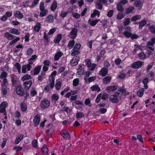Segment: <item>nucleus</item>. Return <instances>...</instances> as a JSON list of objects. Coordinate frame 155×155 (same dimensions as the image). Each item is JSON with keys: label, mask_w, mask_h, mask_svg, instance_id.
<instances>
[{"label": "nucleus", "mask_w": 155, "mask_h": 155, "mask_svg": "<svg viewBox=\"0 0 155 155\" xmlns=\"http://www.w3.org/2000/svg\"><path fill=\"white\" fill-rule=\"evenodd\" d=\"M124 31L123 33V35L126 38H130L131 39H137L139 38L138 35L132 33L129 31L130 30L131 28L130 27H127Z\"/></svg>", "instance_id": "1"}, {"label": "nucleus", "mask_w": 155, "mask_h": 155, "mask_svg": "<svg viewBox=\"0 0 155 155\" xmlns=\"http://www.w3.org/2000/svg\"><path fill=\"white\" fill-rule=\"evenodd\" d=\"M56 74V72L54 71L51 73V75L49 77V85L50 88L51 89H52L54 86V76H55Z\"/></svg>", "instance_id": "2"}, {"label": "nucleus", "mask_w": 155, "mask_h": 155, "mask_svg": "<svg viewBox=\"0 0 155 155\" xmlns=\"http://www.w3.org/2000/svg\"><path fill=\"white\" fill-rule=\"evenodd\" d=\"M81 47V45L79 44H77L74 46L73 49V51L71 53V55L72 56H75L80 53V48Z\"/></svg>", "instance_id": "3"}, {"label": "nucleus", "mask_w": 155, "mask_h": 155, "mask_svg": "<svg viewBox=\"0 0 155 155\" xmlns=\"http://www.w3.org/2000/svg\"><path fill=\"white\" fill-rule=\"evenodd\" d=\"M37 56L36 55H32L31 58H30L28 60V69H29L30 65L31 66H34L35 65L33 63L35 61V60L37 58Z\"/></svg>", "instance_id": "4"}, {"label": "nucleus", "mask_w": 155, "mask_h": 155, "mask_svg": "<svg viewBox=\"0 0 155 155\" xmlns=\"http://www.w3.org/2000/svg\"><path fill=\"white\" fill-rule=\"evenodd\" d=\"M119 93L116 92L115 94L111 95L110 97V100L113 103H117L119 101L117 96H119Z\"/></svg>", "instance_id": "5"}, {"label": "nucleus", "mask_w": 155, "mask_h": 155, "mask_svg": "<svg viewBox=\"0 0 155 155\" xmlns=\"http://www.w3.org/2000/svg\"><path fill=\"white\" fill-rule=\"evenodd\" d=\"M8 104L5 101L2 102L0 105V112L3 113L5 115L6 114L5 108L7 107Z\"/></svg>", "instance_id": "6"}, {"label": "nucleus", "mask_w": 155, "mask_h": 155, "mask_svg": "<svg viewBox=\"0 0 155 155\" xmlns=\"http://www.w3.org/2000/svg\"><path fill=\"white\" fill-rule=\"evenodd\" d=\"M8 104L5 101L2 102L0 105V112L3 113L5 115L6 114L5 108L7 107Z\"/></svg>", "instance_id": "7"}, {"label": "nucleus", "mask_w": 155, "mask_h": 155, "mask_svg": "<svg viewBox=\"0 0 155 155\" xmlns=\"http://www.w3.org/2000/svg\"><path fill=\"white\" fill-rule=\"evenodd\" d=\"M8 104L5 101L2 102L0 105V112L3 113L5 115L6 114L5 108L7 107Z\"/></svg>", "instance_id": "8"}, {"label": "nucleus", "mask_w": 155, "mask_h": 155, "mask_svg": "<svg viewBox=\"0 0 155 155\" xmlns=\"http://www.w3.org/2000/svg\"><path fill=\"white\" fill-rule=\"evenodd\" d=\"M50 105V102L47 99L42 100L40 104V107L42 109H45L48 107Z\"/></svg>", "instance_id": "9"}, {"label": "nucleus", "mask_w": 155, "mask_h": 155, "mask_svg": "<svg viewBox=\"0 0 155 155\" xmlns=\"http://www.w3.org/2000/svg\"><path fill=\"white\" fill-rule=\"evenodd\" d=\"M61 133V136L67 140L70 139V135L67 131L65 130H62Z\"/></svg>", "instance_id": "10"}, {"label": "nucleus", "mask_w": 155, "mask_h": 155, "mask_svg": "<svg viewBox=\"0 0 155 155\" xmlns=\"http://www.w3.org/2000/svg\"><path fill=\"white\" fill-rule=\"evenodd\" d=\"M143 62L138 61L134 63L131 65V67L134 69L140 68L143 64Z\"/></svg>", "instance_id": "11"}, {"label": "nucleus", "mask_w": 155, "mask_h": 155, "mask_svg": "<svg viewBox=\"0 0 155 155\" xmlns=\"http://www.w3.org/2000/svg\"><path fill=\"white\" fill-rule=\"evenodd\" d=\"M41 67L40 66H37L35 67L34 71H31V74L33 75H38L41 69Z\"/></svg>", "instance_id": "12"}, {"label": "nucleus", "mask_w": 155, "mask_h": 155, "mask_svg": "<svg viewBox=\"0 0 155 155\" xmlns=\"http://www.w3.org/2000/svg\"><path fill=\"white\" fill-rule=\"evenodd\" d=\"M143 2L140 0H135L134 4L135 7H138V9L140 10L142 8L143 5Z\"/></svg>", "instance_id": "13"}, {"label": "nucleus", "mask_w": 155, "mask_h": 155, "mask_svg": "<svg viewBox=\"0 0 155 155\" xmlns=\"http://www.w3.org/2000/svg\"><path fill=\"white\" fill-rule=\"evenodd\" d=\"M16 92L18 94L21 96L24 94V91L21 86L18 85L17 86L16 89Z\"/></svg>", "instance_id": "14"}, {"label": "nucleus", "mask_w": 155, "mask_h": 155, "mask_svg": "<svg viewBox=\"0 0 155 155\" xmlns=\"http://www.w3.org/2000/svg\"><path fill=\"white\" fill-rule=\"evenodd\" d=\"M7 73L5 72H3L1 74L0 76V78L1 79H3V83H7V79L6 78L7 77Z\"/></svg>", "instance_id": "15"}, {"label": "nucleus", "mask_w": 155, "mask_h": 155, "mask_svg": "<svg viewBox=\"0 0 155 155\" xmlns=\"http://www.w3.org/2000/svg\"><path fill=\"white\" fill-rule=\"evenodd\" d=\"M7 84L8 83H3L2 84V92L4 95H6L7 93L8 90L7 87Z\"/></svg>", "instance_id": "16"}, {"label": "nucleus", "mask_w": 155, "mask_h": 155, "mask_svg": "<svg viewBox=\"0 0 155 155\" xmlns=\"http://www.w3.org/2000/svg\"><path fill=\"white\" fill-rule=\"evenodd\" d=\"M14 16L19 19H21L23 18V14L19 11H16L14 12Z\"/></svg>", "instance_id": "17"}, {"label": "nucleus", "mask_w": 155, "mask_h": 155, "mask_svg": "<svg viewBox=\"0 0 155 155\" xmlns=\"http://www.w3.org/2000/svg\"><path fill=\"white\" fill-rule=\"evenodd\" d=\"M79 58L77 56H75L72 58L71 61L70 63L72 66H74L78 64L79 61Z\"/></svg>", "instance_id": "18"}, {"label": "nucleus", "mask_w": 155, "mask_h": 155, "mask_svg": "<svg viewBox=\"0 0 155 155\" xmlns=\"http://www.w3.org/2000/svg\"><path fill=\"white\" fill-rule=\"evenodd\" d=\"M155 43V39H151L147 43V46L149 49L151 51H154V49L153 47V45Z\"/></svg>", "instance_id": "19"}, {"label": "nucleus", "mask_w": 155, "mask_h": 155, "mask_svg": "<svg viewBox=\"0 0 155 155\" xmlns=\"http://www.w3.org/2000/svg\"><path fill=\"white\" fill-rule=\"evenodd\" d=\"M108 69L107 68L104 67L100 71L99 74L102 76H105L107 74Z\"/></svg>", "instance_id": "20"}, {"label": "nucleus", "mask_w": 155, "mask_h": 155, "mask_svg": "<svg viewBox=\"0 0 155 155\" xmlns=\"http://www.w3.org/2000/svg\"><path fill=\"white\" fill-rule=\"evenodd\" d=\"M40 120V116L38 114L35 116L33 120V122L35 126H36L38 125Z\"/></svg>", "instance_id": "21"}, {"label": "nucleus", "mask_w": 155, "mask_h": 155, "mask_svg": "<svg viewBox=\"0 0 155 155\" xmlns=\"http://www.w3.org/2000/svg\"><path fill=\"white\" fill-rule=\"evenodd\" d=\"M29 64H28L27 65H23L22 67L21 71L23 73H26L27 71H29L31 68L32 67L30 65V67L29 69H28V67Z\"/></svg>", "instance_id": "22"}, {"label": "nucleus", "mask_w": 155, "mask_h": 155, "mask_svg": "<svg viewBox=\"0 0 155 155\" xmlns=\"http://www.w3.org/2000/svg\"><path fill=\"white\" fill-rule=\"evenodd\" d=\"M23 135L21 134L17 135L15 140V143L16 144H18L23 137Z\"/></svg>", "instance_id": "23"}, {"label": "nucleus", "mask_w": 155, "mask_h": 155, "mask_svg": "<svg viewBox=\"0 0 155 155\" xmlns=\"http://www.w3.org/2000/svg\"><path fill=\"white\" fill-rule=\"evenodd\" d=\"M57 7V2L56 0H54L51 5L50 9L51 11L54 12L55 10Z\"/></svg>", "instance_id": "24"}, {"label": "nucleus", "mask_w": 155, "mask_h": 155, "mask_svg": "<svg viewBox=\"0 0 155 155\" xmlns=\"http://www.w3.org/2000/svg\"><path fill=\"white\" fill-rule=\"evenodd\" d=\"M63 54L61 52L58 51L55 54L54 56V60L58 61L59 58L63 55Z\"/></svg>", "instance_id": "25"}, {"label": "nucleus", "mask_w": 155, "mask_h": 155, "mask_svg": "<svg viewBox=\"0 0 155 155\" xmlns=\"http://www.w3.org/2000/svg\"><path fill=\"white\" fill-rule=\"evenodd\" d=\"M31 84L32 82L30 81L25 82L24 83L25 89L26 90H28L30 88Z\"/></svg>", "instance_id": "26"}, {"label": "nucleus", "mask_w": 155, "mask_h": 155, "mask_svg": "<svg viewBox=\"0 0 155 155\" xmlns=\"http://www.w3.org/2000/svg\"><path fill=\"white\" fill-rule=\"evenodd\" d=\"M134 9V8L132 6H130L128 8H127L125 9V13L126 14H128L131 13Z\"/></svg>", "instance_id": "27"}, {"label": "nucleus", "mask_w": 155, "mask_h": 155, "mask_svg": "<svg viewBox=\"0 0 155 155\" xmlns=\"http://www.w3.org/2000/svg\"><path fill=\"white\" fill-rule=\"evenodd\" d=\"M100 12L99 11L96 10H94L93 12L92 13L91 15V18H93L96 15H97L98 17L100 15Z\"/></svg>", "instance_id": "28"}, {"label": "nucleus", "mask_w": 155, "mask_h": 155, "mask_svg": "<svg viewBox=\"0 0 155 155\" xmlns=\"http://www.w3.org/2000/svg\"><path fill=\"white\" fill-rule=\"evenodd\" d=\"M91 19H89L88 21V22L90 25L93 26H95L97 23L100 20L99 19H96L94 20L91 21Z\"/></svg>", "instance_id": "29"}, {"label": "nucleus", "mask_w": 155, "mask_h": 155, "mask_svg": "<svg viewBox=\"0 0 155 155\" xmlns=\"http://www.w3.org/2000/svg\"><path fill=\"white\" fill-rule=\"evenodd\" d=\"M9 32L13 34L18 35L20 34V32L17 29L13 28H11L9 31Z\"/></svg>", "instance_id": "30"}, {"label": "nucleus", "mask_w": 155, "mask_h": 155, "mask_svg": "<svg viewBox=\"0 0 155 155\" xmlns=\"http://www.w3.org/2000/svg\"><path fill=\"white\" fill-rule=\"evenodd\" d=\"M77 29L75 28H73L71 31L70 32V34L71 35H74L73 38V37H72V39H74L76 38L77 35Z\"/></svg>", "instance_id": "31"}, {"label": "nucleus", "mask_w": 155, "mask_h": 155, "mask_svg": "<svg viewBox=\"0 0 155 155\" xmlns=\"http://www.w3.org/2000/svg\"><path fill=\"white\" fill-rule=\"evenodd\" d=\"M117 89L116 86H109L106 87V90L107 92H110L111 91H114Z\"/></svg>", "instance_id": "32"}, {"label": "nucleus", "mask_w": 155, "mask_h": 155, "mask_svg": "<svg viewBox=\"0 0 155 155\" xmlns=\"http://www.w3.org/2000/svg\"><path fill=\"white\" fill-rule=\"evenodd\" d=\"M41 151L44 155H48V150L46 145H43V147L41 148Z\"/></svg>", "instance_id": "33"}, {"label": "nucleus", "mask_w": 155, "mask_h": 155, "mask_svg": "<svg viewBox=\"0 0 155 155\" xmlns=\"http://www.w3.org/2000/svg\"><path fill=\"white\" fill-rule=\"evenodd\" d=\"M46 20L49 23L52 22L54 21L53 16L51 15H49L47 17Z\"/></svg>", "instance_id": "34"}, {"label": "nucleus", "mask_w": 155, "mask_h": 155, "mask_svg": "<svg viewBox=\"0 0 155 155\" xmlns=\"http://www.w3.org/2000/svg\"><path fill=\"white\" fill-rule=\"evenodd\" d=\"M32 78L31 76L29 74H26L24 75L21 78L22 81H24L26 80H31Z\"/></svg>", "instance_id": "35"}, {"label": "nucleus", "mask_w": 155, "mask_h": 155, "mask_svg": "<svg viewBox=\"0 0 155 155\" xmlns=\"http://www.w3.org/2000/svg\"><path fill=\"white\" fill-rule=\"evenodd\" d=\"M41 25L40 23L37 22L36 25L35 26L34 29L36 32H38L40 29Z\"/></svg>", "instance_id": "36"}, {"label": "nucleus", "mask_w": 155, "mask_h": 155, "mask_svg": "<svg viewBox=\"0 0 155 155\" xmlns=\"http://www.w3.org/2000/svg\"><path fill=\"white\" fill-rule=\"evenodd\" d=\"M111 78L110 76H107L104 78L103 80V83L107 84L109 83L111 80Z\"/></svg>", "instance_id": "37"}, {"label": "nucleus", "mask_w": 155, "mask_h": 155, "mask_svg": "<svg viewBox=\"0 0 155 155\" xmlns=\"http://www.w3.org/2000/svg\"><path fill=\"white\" fill-rule=\"evenodd\" d=\"M147 22L145 20H142L140 22L139 26V29H142V28L146 24Z\"/></svg>", "instance_id": "38"}, {"label": "nucleus", "mask_w": 155, "mask_h": 155, "mask_svg": "<svg viewBox=\"0 0 155 155\" xmlns=\"http://www.w3.org/2000/svg\"><path fill=\"white\" fill-rule=\"evenodd\" d=\"M96 8L99 10H101L103 8V6L101 2H99L96 4Z\"/></svg>", "instance_id": "39"}, {"label": "nucleus", "mask_w": 155, "mask_h": 155, "mask_svg": "<svg viewBox=\"0 0 155 155\" xmlns=\"http://www.w3.org/2000/svg\"><path fill=\"white\" fill-rule=\"evenodd\" d=\"M48 12V11L47 9H45L41 11L39 14V16L41 17H43L46 15L47 13Z\"/></svg>", "instance_id": "40"}, {"label": "nucleus", "mask_w": 155, "mask_h": 155, "mask_svg": "<svg viewBox=\"0 0 155 155\" xmlns=\"http://www.w3.org/2000/svg\"><path fill=\"white\" fill-rule=\"evenodd\" d=\"M59 98L58 95L56 94H53L51 96V99L54 102L57 101Z\"/></svg>", "instance_id": "41"}, {"label": "nucleus", "mask_w": 155, "mask_h": 155, "mask_svg": "<svg viewBox=\"0 0 155 155\" xmlns=\"http://www.w3.org/2000/svg\"><path fill=\"white\" fill-rule=\"evenodd\" d=\"M144 91V88H143L141 89L137 92V95L139 97H141L143 94Z\"/></svg>", "instance_id": "42"}, {"label": "nucleus", "mask_w": 155, "mask_h": 155, "mask_svg": "<svg viewBox=\"0 0 155 155\" xmlns=\"http://www.w3.org/2000/svg\"><path fill=\"white\" fill-rule=\"evenodd\" d=\"M10 77L11 78L13 84H15L16 81V76L14 74H12L10 75Z\"/></svg>", "instance_id": "43"}, {"label": "nucleus", "mask_w": 155, "mask_h": 155, "mask_svg": "<svg viewBox=\"0 0 155 155\" xmlns=\"http://www.w3.org/2000/svg\"><path fill=\"white\" fill-rule=\"evenodd\" d=\"M141 18V16L139 15H137L133 17L131 19V21H134L140 19Z\"/></svg>", "instance_id": "44"}, {"label": "nucleus", "mask_w": 155, "mask_h": 155, "mask_svg": "<svg viewBox=\"0 0 155 155\" xmlns=\"http://www.w3.org/2000/svg\"><path fill=\"white\" fill-rule=\"evenodd\" d=\"M15 67L17 68L18 70V73L20 74L21 73V65L19 63H16L15 64Z\"/></svg>", "instance_id": "45"}, {"label": "nucleus", "mask_w": 155, "mask_h": 155, "mask_svg": "<svg viewBox=\"0 0 155 155\" xmlns=\"http://www.w3.org/2000/svg\"><path fill=\"white\" fill-rule=\"evenodd\" d=\"M74 41L73 40L69 42L68 45V47L69 49H71L72 48L74 44Z\"/></svg>", "instance_id": "46"}, {"label": "nucleus", "mask_w": 155, "mask_h": 155, "mask_svg": "<svg viewBox=\"0 0 155 155\" xmlns=\"http://www.w3.org/2000/svg\"><path fill=\"white\" fill-rule=\"evenodd\" d=\"M91 89L92 91H99L100 90V88L97 85L92 86L91 87Z\"/></svg>", "instance_id": "47"}, {"label": "nucleus", "mask_w": 155, "mask_h": 155, "mask_svg": "<svg viewBox=\"0 0 155 155\" xmlns=\"http://www.w3.org/2000/svg\"><path fill=\"white\" fill-rule=\"evenodd\" d=\"M117 8L118 11L120 12H122L124 11L123 5L121 4H118L117 5Z\"/></svg>", "instance_id": "48"}, {"label": "nucleus", "mask_w": 155, "mask_h": 155, "mask_svg": "<svg viewBox=\"0 0 155 155\" xmlns=\"http://www.w3.org/2000/svg\"><path fill=\"white\" fill-rule=\"evenodd\" d=\"M21 110L23 111H25L27 109V106L26 104L25 103H22L21 104Z\"/></svg>", "instance_id": "49"}, {"label": "nucleus", "mask_w": 155, "mask_h": 155, "mask_svg": "<svg viewBox=\"0 0 155 155\" xmlns=\"http://www.w3.org/2000/svg\"><path fill=\"white\" fill-rule=\"evenodd\" d=\"M79 80L78 78L74 79L73 81V85L74 87L77 86L79 83Z\"/></svg>", "instance_id": "50"}, {"label": "nucleus", "mask_w": 155, "mask_h": 155, "mask_svg": "<svg viewBox=\"0 0 155 155\" xmlns=\"http://www.w3.org/2000/svg\"><path fill=\"white\" fill-rule=\"evenodd\" d=\"M61 81H58L55 85V89L58 90L60 89L61 87Z\"/></svg>", "instance_id": "51"}, {"label": "nucleus", "mask_w": 155, "mask_h": 155, "mask_svg": "<svg viewBox=\"0 0 155 155\" xmlns=\"http://www.w3.org/2000/svg\"><path fill=\"white\" fill-rule=\"evenodd\" d=\"M124 17V15L123 14L118 13L117 15V18L118 20H121Z\"/></svg>", "instance_id": "52"}, {"label": "nucleus", "mask_w": 155, "mask_h": 155, "mask_svg": "<svg viewBox=\"0 0 155 155\" xmlns=\"http://www.w3.org/2000/svg\"><path fill=\"white\" fill-rule=\"evenodd\" d=\"M44 2H40L39 5V9L40 11H42L45 9Z\"/></svg>", "instance_id": "53"}, {"label": "nucleus", "mask_w": 155, "mask_h": 155, "mask_svg": "<svg viewBox=\"0 0 155 155\" xmlns=\"http://www.w3.org/2000/svg\"><path fill=\"white\" fill-rule=\"evenodd\" d=\"M90 66L87 67L88 68V69L90 71H92L96 67V65L94 64H91Z\"/></svg>", "instance_id": "54"}, {"label": "nucleus", "mask_w": 155, "mask_h": 155, "mask_svg": "<svg viewBox=\"0 0 155 155\" xmlns=\"http://www.w3.org/2000/svg\"><path fill=\"white\" fill-rule=\"evenodd\" d=\"M138 57L140 59L143 60L145 58L146 55L143 53L141 52L139 54Z\"/></svg>", "instance_id": "55"}, {"label": "nucleus", "mask_w": 155, "mask_h": 155, "mask_svg": "<svg viewBox=\"0 0 155 155\" xmlns=\"http://www.w3.org/2000/svg\"><path fill=\"white\" fill-rule=\"evenodd\" d=\"M119 91L122 92L124 95L129 94V92H127L125 89L120 88Z\"/></svg>", "instance_id": "56"}, {"label": "nucleus", "mask_w": 155, "mask_h": 155, "mask_svg": "<svg viewBox=\"0 0 155 155\" xmlns=\"http://www.w3.org/2000/svg\"><path fill=\"white\" fill-rule=\"evenodd\" d=\"M130 23V18H126L124 22V25L125 26L128 25Z\"/></svg>", "instance_id": "57"}, {"label": "nucleus", "mask_w": 155, "mask_h": 155, "mask_svg": "<svg viewBox=\"0 0 155 155\" xmlns=\"http://www.w3.org/2000/svg\"><path fill=\"white\" fill-rule=\"evenodd\" d=\"M81 68H82V67L81 65H80L79 66V67L77 69V71H78V72L77 73V74H83L84 73L83 71H80V70Z\"/></svg>", "instance_id": "58"}, {"label": "nucleus", "mask_w": 155, "mask_h": 155, "mask_svg": "<svg viewBox=\"0 0 155 155\" xmlns=\"http://www.w3.org/2000/svg\"><path fill=\"white\" fill-rule=\"evenodd\" d=\"M84 116V114L81 112H78L76 114V117L77 118H79L82 117Z\"/></svg>", "instance_id": "59"}, {"label": "nucleus", "mask_w": 155, "mask_h": 155, "mask_svg": "<svg viewBox=\"0 0 155 155\" xmlns=\"http://www.w3.org/2000/svg\"><path fill=\"white\" fill-rule=\"evenodd\" d=\"M101 94H98L95 99V101L96 103H98L100 101L101 98Z\"/></svg>", "instance_id": "60"}, {"label": "nucleus", "mask_w": 155, "mask_h": 155, "mask_svg": "<svg viewBox=\"0 0 155 155\" xmlns=\"http://www.w3.org/2000/svg\"><path fill=\"white\" fill-rule=\"evenodd\" d=\"M108 96L107 94L104 93L102 94H101V98L103 100H106L108 98Z\"/></svg>", "instance_id": "61"}, {"label": "nucleus", "mask_w": 155, "mask_h": 155, "mask_svg": "<svg viewBox=\"0 0 155 155\" xmlns=\"http://www.w3.org/2000/svg\"><path fill=\"white\" fill-rule=\"evenodd\" d=\"M43 64L44 65H45L47 66H49L51 64L50 61L48 60H45Z\"/></svg>", "instance_id": "62"}, {"label": "nucleus", "mask_w": 155, "mask_h": 155, "mask_svg": "<svg viewBox=\"0 0 155 155\" xmlns=\"http://www.w3.org/2000/svg\"><path fill=\"white\" fill-rule=\"evenodd\" d=\"M12 11H7L5 14V15L8 18L11 17L12 15Z\"/></svg>", "instance_id": "63"}, {"label": "nucleus", "mask_w": 155, "mask_h": 155, "mask_svg": "<svg viewBox=\"0 0 155 155\" xmlns=\"http://www.w3.org/2000/svg\"><path fill=\"white\" fill-rule=\"evenodd\" d=\"M150 30L153 33L155 34V27L154 25H151L150 26Z\"/></svg>", "instance_id": "64"}]
</instances>
